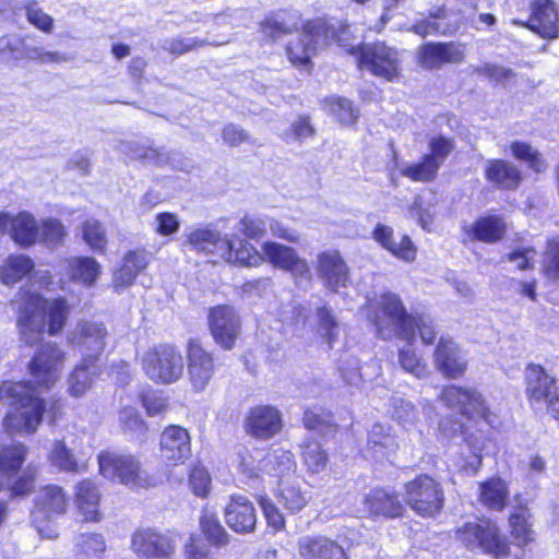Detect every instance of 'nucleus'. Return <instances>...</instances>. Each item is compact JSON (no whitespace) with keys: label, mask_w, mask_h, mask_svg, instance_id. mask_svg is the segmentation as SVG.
Wrapping results in <instances>:
<instances>
[{"label":"nucleus","mask_w":559,"mask_h":559,"mask_svg":"<svg viewBox=\"0 0 559 559\" xmlns=\"http://www.w3.org/2000/svg\"><path fill=\"white\" fill-rule=\"evenodd\" d=\"M416 332L426 346L432 345L437 341V326L433 320L427 318L424 313H413V319L409 320L400 338L412 342Z\"/></svg>","instance_id":"obj_38"},{"label":"nucleus","mask_w":559,"mask_h":559,"mask_svg":"<svg viewBox=\"0 0 559 559\" xmlns=\"http://www.w3.org/2000/svg\"><path fill=\"white\" fill-rule=\"evenodd\" d=\"M147 264V251L144 248L127 251L120 265L114 273L115 284L122 287L132 285L138 275L146 269Z\"/></svg>","instance_id":"obj_32"},{"label":"nucleus","mask_w":559,"mask_h":559,"mask_svg":"<svg viewBox=\"0 0 559 559\" xmlns=\"http://www.w3.org/2000/svg\"><path fill=\"white\" fill-rule=\"evenodd\" d=\"M159 455L168 466L185 464L192 455V438L180 425H167L159 436Z\"/></svg>","instance_id":"obj_19"},{"label":"nucleus","mask_w":559,"mask_h":559,"mask_svg":"<svg viewBox=\"0 0 559 559\" xmlns=\"http://www.w3.org/2000/svg\"><path fill=\"white\" fill-rule=\"evenodd\" d=\"M139 401L147 416H158L168 409V399L158 391H145L139 395Z\"/></svg>","instance_id":"obj_60"},{"label":"nucleus","mask_w":559,"mask_h":559,"mask_svg":"<svg viewBox=\"0 0 559 559\" xmlns=\"http://www.w3.org/2000/svg\"><path fill=\"white\" fill-rule=\"evenodd\" d=\"M187 376L193 392L205 391L215 377V356L207 350L198 336L189 337L186 343Z\"/></svg>","instance_id":"obj_12"},{"label":"nucleus","mask_w":559,"mask_h":559,"mask_svg":"<svg viewBox=\"0 0 559 559\" xmlns=\"http://www.w3.org/2000/svg\"><path fill=\"white\" fill-rule=\"evenodd\" d=\"M185 559H216L200 537L191 535L183 546Z\"/></svg>","instance_id":"obj_64"},{"label":"nucleus","mask_w":559,"mask_h":559,"mask_svg":"<svg viewBox=\"0 0 559 559\" xmlns=\"http://www.w3.org/2000/svg\"><path fill=\"white\" fill-rule=\"evenodd\" d=\"M95 364H84L81 360L68 377V393L73 397L85 395L92 388L94 376L97 373Z\"/></svg>","instance_id":"obj_41"},{"label":"nucleus","mask_w":559,"mask_h":559,"mask_svg":"<svg viewBox=\"0 0 559 559\" xmlns=\"http://www.w3.org/2000/svg\"><path fill=\"white\" fill-rule=\"evenodd\" d=\"M239 230L242 235V239L250 242L249 239H262L267 233V227L263 217L245 215L239 221ZM239 237L241 238V236Z\"/></svg>","instance_id":"obj_58"},{"label":"nucleus","mask_w":559,"mask_h":559,"mask_svg":"<svg viewBox=\"0 0 559 559\" xmlns=\"http://www.w3.org/2000/svg\"><path fill=\"white\" fill-rule=\"evenodd\" d=\"M34 266V262L28 255L11 254L1 266L0 278L5 285L15 284L28 276Z\"/></svg>","instance_id":"obj_39"},{"label":"nucleus","mask_w":559,"mask_h":559,"mask_svg":"<svg viewBox=\"0 0 559 559\" xmlns=\"http://www.w3.org/2000/svg\"><path fill=\"white\" fill-rule=\"evenodd\" d=\"M131 549L143 559H170L176 552L173 535L152 527H141L131 536Z\"/></svg>","instance_id":"obj_16"},{"label":"nucleus","mask_w":559,"mask_h":559,"mask_svg":"<svg viewBox=\"0 0 559 559\" xmlns=\"http://www.w3.org/2000/svg\"><path fill=\"white\" fill-rule=\"evenodd\" d=\"M296 29L295 15L287 9L271 11L259 23V32L267 43H275Z\"/></svg>","instance_id":"obj_30"},{"label":"nucleus","mask_w":559,"mask_h":559,"mask_svg":"<svg viewBox=\"0 0 559 559\" xmlns=\"http://www.w3.org/2000/svg\"><path fill=\"white\" fill-rule=\"evenodd\" d=\"M317 271L324 286L336 293L350 282V271L338 250H324L317 255Z\"/></svg>","instance_id":"obj_23"},{"label":"nucleus","mask_w":559,"mask_h":559,"mask_svg":"<svg viewBox=\"0 0 559 559\" xmlns=\"http://www.w3.org/2000/svg\"><path fill=\"white\" fill-rule=\"evenodd\" d=\"M81 233L83 241L92 251L100 254L106 253L108 239L106 229L100 221L94 217L86 218L81 225Z\"/></svg>","instance_id":"obj_44"},{"label":"nucleus","mask_w":559,"mask_h":559,"mask_svg":"<svg viewBox=\"0 0 559 559\" xmlns=\"http://www.w3.org/2000/svg\"><path fill=\"white\" fill-rule=\"evenodd\" d=\"M412 509L423 516H433L443 506L442 491H407Z\"/></svg>","instance_id":"obj_42"},{"label":"nucleus","mask_w":559,"mask_h":559,"mask_svg":"<svg viewBox=\"0 0 559 559\" xmlns=\"http://www.w3.org/2000/svg\"><path fill=\"white\" fill-rule=\"evenodd\" d=\"M512 24L546 40L559 38V11L554 0H532L527 20H513Z\"/></svg>","instance_id":"obj_14"},{"label":"nucleus","mask_w":559,"mask_h":559,"mask_svg":"<svg viewBox=\"0 0 559 559\" xmlns=\"http://www.w3.org/2000/svg\"><path fill=\"white\" fill-rule=\"evenodd\" d=\"M432 359L436 369L445 379H462L467 371L468 362L460 345L449 335L440 336L433 353Z\"/></svg>","instance_id":"obj_20"},{"label":"nucleus","mask_w":559,"mask_h":559,"mask_svg":"<svg viewBox=\"0 0 559 559\" xmlns=\"http://www.w3.org/2000/svg\"><path fill=\"white\" fill-rule=\"evenodd\" d=\"M16 300V329L26 345L33 346L44 335L58 336L64 331L71 313L64 296L46 297L38 292L22 289Z\"/></svg>","instance_id":"obj_2"},{"label":"nucleus","mask_w":559,"mask_h":559,"mask_svg":"<svg viewBox=\"0 0 559 559\" xmlns=\"http://www.w3.org/2000/svg\"><path fill=\"white\" fill-rule=\"evenodd\" d=\"M362 309L374 335L383 341H388L394 335L400 337L409 320L413 319V313L407 310L401 296L391 290L369 298Z\"/></svg>","instance_id":"obj_5"},{"label":"nucleus","mask_w":559,"mask_h":559,"mask_svg":"<svg viewBox=\"0 0 559 559\" xmlns=\"http://www.w3.org/2000/svg\"><path fill=\"white\" fill-rule=\"evenodd\" d=\"M302 425L310 431L336 430L333 413L323 407H308L302 413Z\"/></svg>","instance_id":"obj_48"},{"label":"nucleus","mask_w":559,"mask_h":559,"mask_svg":"<svg viewBox=\"0 0 559 559\" xmlns=\"http://www.w3.org/2000/svg\"><path fill=\"white\" fill-rule=\"evenodd\" d=\"M301 460L311 474L322 472L328 464V453L316 441H308L302 445Z\"/></svg>","instance_id":"obj_49"},{"label":"nucleus","mask_w":559,"mask_h":559,"mask_svg":"<svg viewBox=\"0 0 559 559\" xmlns=\"http://www.w3.org/2000/svg\"><path fill=\"white\" fill-rule=\"evenodd\" d=\"M455 150V142L452 138L439 134L431 136L428 141V152L425 155L438 167L441 168L445 159Z\"/></svg>","instance_id":"obj_50"},{"label":"nucleus","mask_w":559,"mask_h":559,"mask_svg":"<svg viewBox=\"0 0 559 559\" xmlns=\"http://www.w3.org/2000/svg\"><path fill=\"white\" fill-rule=\"evenodd\" d=\"M96 459L98 473L105 479L142 488L156 485L154 476L145 473L141 461L134 454L105 449L97 454Z\"/></svg>","instance_id":"obj_7"},{"label":"nucleus","mask_w":559,"mask_h":559,"mask_svg":"<svg viewBox=\"0 0 559 559\" xmlns=\"http://www.w3.org/2000/svg\"><path fill=\"white\" fill-rule=\"evenodd\" d=\"M530 510L526 506H518L509 516L510 536L515 546L525 548L535 542V532L530 522Z\"/></svg>","instance_id":"obj_35"},{"label":"nucleus","mask_w":559,"mask_h":559,"mask_svg":"<svg viewBox=\"0 0 559 559\" xmlns=\"http://www.w3.org/2000/svg\"><path fill=\"white\" fill-rule=\"evenodd\" d=\"M67 275L72 283L92 287L100 275V264L93 257H72L68 260Z\"/></svg>","instance_id":"obj_33"},{"label":"nucleus","mask_w":559,"mask_h":559,"mask_svg":"<svg viewBox=\"0 0 559 559\" xmlns=\"http://www.w3.org/2000/svg\"><path fill=\"white\" fill-rule=\"evenodd\" d=\"M366 510L371 516L399 518L404 508L395 491H373L366 496Z\"/></svg>","instance_id":"obj_34"},{"label":"nucleus","mask_w":559,"mask_h":559,"mask_svg":"<svg viewBox=\"0 0 559 559\" xmlns=\"http://www.w3.org/2000/svg\"><path fill=\"white\" fill-rule=\"evenodd\" d=\"M452 14L453 12L448 10L445 5H439L431 9L426 17L415 21L409 29L423 38L429 35H455L463 22L460 19L451 20Z\"/></svg>","instance_id":"obj_25"},{"label":"nucleus","mask_w":559,"mask_h":559,"mask_svg":"<svg viewBox=\"0 0 559 559\" xmlns=\"http://www.w3.org/2000/svg\"><path fill=\"white\" fill-rule=\"evenodd\" d=\"M106 545L100 534H84L78 544L76 559H104Z\"/></svg>","instance_id":"obj_52"},{"label":"nucleus","mask_w":559,"mask_h":559,"mask_svg":"<svg viewBox=\"0 0 559 559\" xmlns=\"http://www.w3.org/2000/svg\"><path fill=\"white\" fill-rule=\"evenodd\" d=\"M330 112L343 124H354L358 119V109L345 97L330 96L325 98Z\"/></svg>","instance_id":"obj_51"},{"label":"nucleus","mask_w":559,"mask_h":559,"mask_svg":"<svg viewBox=\"0 0 559 559\" xmlns=\"http://www.w3.org/2000/svg\"><path fill=\"white\" fill-rule=\"evenodd\" d=\"M71 501L66 491H38L31 509L33 522L38 531L41 532L46 523L66 514Z\"/></svg>","instance_id":"obj_24"},{"label":"nucleus","mask_w":559,"mask_h":559,"mask_svg":"<svg viewBox=\"0 0 559 559\" xmlns=\"http://www.w3.org/2000/svg\"><path fill=\"white\" fill-rule=\"evenodd\" d=\"M300 31L304 37H311L319 40L322 48L336 45L343 51L356 59L360 43L355 45V35L350 29V24L346 21L332 22L326 16H318L302 22Z\"/></svg>","instance_id":"obj_10"},{"label":"nucleus","mask_w":559,"mask_h":559,"mask_svg":"<svg viewBox=\"0 0 559 559\" xmlns=\"http://www.w3.org/2000/svg\"><path fill=\"white\" fill-rule=\"evenodd\" d=\"M463 243L496 245L508 235V223L503 215L487 212L478 215L472 223L461 227Z\"/></svg>","instance_id":"obj_15"},{"label":"nucleus","mask_w":559,"mask_h":559,"mask_svg":"<svg viewBox=\"0 0 559 559\" xmlns=\"http://www.w3.org/2000/svg\"><path fill=\"white\" fill-rule=\"evenodd\" d=\"M221 136L228 147H237L243 143L251 142V135L248 131L236 123H226L222 128Z\"/></svg>","instance_id":"obj_61"},{"label":"nucleus","mask_w":559,"mask_h":559,"mask_svg":"<svg viewBox=\"0 0 559 559\" xmlns=\"http://www.w3.org/2000/svg\"><path fill=\"white\" fill-rule=\"evenodd\" d=\"M50 461L53 465L67 472H76L79 468L72 451L67 448L62 440L55 441L50 452Z\"/></svg>","instance_id":"obj_59"},{"label":"nucleus","mask_w":559,"mask_h":559,"mask_svg":"<svg viewBox=\"0 0 559 559\" xmlns=\"http://www.w3.org/2000/svg\"><path fill=\"white\" fill-rule=\"evenodd\" d=\"M4 233L20 247L29 248L38 242L39 222L27 211H20L15 215L0 212V234Z\"/></svg>","instance_id":"obj_22"},{"label":"nucleus","mask_w":559,"mask_h":559,"mask_svg":"<svg viewBox=\"0 0 559 559\" xmlns=\"http://www.w3.org/2000/svg\"><path fill=\"white\" fill-rule=\"evenodd\" d=\"M99 500L98 491H75V508L83 522L96 523L102 520Z\"/></svg>","instance_id":"obj_46"},{"label":"nucleus","mask_w":559,"mask_h":559,"mask_svg":"<svg viewBox=\"0 0 559 559\" xmlns=\"http://www.w3.org/2000/svg\"><path fill=\"white\" fill-rule=\"evenodd\" d=\"M439 400L447 408L455 411L461 416L462 421L451 429L453 433L462 436L467 443L472 444L477 440V433L484 432L481 424L491 426L493 423L495 413L485 396L474 388L447 384L442 388Z\"/></svg>","instance_id":"obj_4"},{"label":"nucleus","mask_w":559,"mask_h":559,"mask_svg":"<svg viewBox=\"0 0 559 559\" xmlns=\"http://www.w3.org/2000/svg\"><path fill=\"white\" fill-rule=\"evenodd\" d=\"M557 380L538 364L525 368V394L530 404L540 403L556 388Z\"/></svg>","instance_id":"obj_31"},{"label":"nucleus","mask_w":559,"mask_h":559,"mask_svg":"<svg viewBox=\"0 0 559 559\" xmlns=\"http://www.w3.org/2000/svg\"><path fill=\"white\" fill-rule=\"evenodd\" d=\"M467 45L462 41H426L416 52V64L427 71H437L447 64H461L467 57Z\"/></svg>","instance_id":"obj_13"},{"label":"nucleus","mask_w":559,"mask_h":559,"mask_svg":"<svg viewBox=\"0 0 559 559\" xmlns=\"http://www.w3.org/2000/svg\"><path fill=\"white\" fill-rule=\"evenodd\" d=\"M317 318L319 329L323 331L322 338L328 346L332 348L338 338V322L336 317L329 307L321 306L317 308Z\"/></svg>","instance_id":"obj_53"},{"label":"nucleus","mask_w":559,"mask_h":559,"mask_svg":"<svg viewBox=\"0 0 559 559\" xmlns=\"http://www.w3.org/2000/svg\"><path fill=\"white\" fill-rule=\"evenodd\" d=\"M372 239L385 251L400 261L413 263L417 258V247L408 235H402L399 242L394 241L391 226L378 223L371 233Z\"/></svg>","instance_id":"obj_27"},{"label":"nucleus","mask_w":559,"mask_h":559,"mask_svg":"<svg viewBox=\"0 0 559 559\" xmlns=\"http://www.w3.org/2000/svg\"><path fill=\"white\" fill-rule=\"evenodd\" d=\"M26 456L27 448L21 442L3 447L0 451V473L8 477L15 476L23 466Z\"/></svg>","instance_id":"obj_43"},{"label":"nucleus","mask_w":559,"mask_h":559,"mask_svg":"<svg viewBox=\"0 0 559 559\" xmlns=\"http://www.w3.org/2000/svg\"><path fill=\"white\" fill-rule=\"evenodd\" d=\"M283 427L281 411L271 404L251 406L243 419L245 432L255 440H270L278 435Z\"/></svg>","instance_id":"obj_18"},{"label":"nucleus","mask_w":559,"mask_h":559,"mask_svg":"<svg viewBox=\"0 0 559 559\" xmlns=\"http://www.w3.org/2000/svg\"><path fill=\"white\" fill-rule=\"evenodd\" d=\"M438 168L425 154L417 160L404 166L400 174L413 182L430 183L439 175Z\"/></svg>","instance_id":"obj_45"},{"label":"nucleus","mask_w":559,"mask_h":559,"mask_svg":"<svg viewBox=\"0 0 559 559\" xmlns=\"http://www.w3.org/2000/svg\"><path fill=\"white\" fill-rule=\"evenodd\" d=\"M206 324L215 345L222 350H233L241 336L242 322L238 310L229 304H218L207 309Z\"/></svg>","instance_id":"obj_11"},{"label":"nucleus","mask_w":559,"mask_h":559,"mask_svg":"<svg viewBox=\"0 0 559 559\" xmlns=\"http://www.w3.org/2000/svg\"><path fill=\"white\" fill-rule=\"evenodd\" d=\"M262 250L273 267L288 272L295 281L311 280L308 262L293 247L275 241H265L262 245Z\"/></svg>","instance_id":"obj_21"},{"label":"nucleus","mask_w":559,"mask_h":559,"mask_svg":"<svg viewBox=\"0 0 559 559\" xmlns=\"http://www.w3.org/2000/svg\"><path fill=\"white\" fill-rule=\"evenodd\" d=\"M24 11L26 20L32 26L45 34H51L53 32V19L44 12L36 1L25 3Z\"/></svg>","instance_id":"obj_56"},{"label":"nucleus","mask_w":559,"mask_h":559,"mask_svg":"<svg viewBox=\"0 0 559 559\" xmlns=\"http://www.w3.org/2000/svg\"><path fill=\"white\" fill-rule=\"evenodd\" d=\"M155 233L163 237L175 235L180 229V219L176 213L160 212L155 216Z\"/></svg>","instance_id":"obj_62"},{"label":"nucleus","mask_w":559,"mask_h":559,"mask_svg":"<svg viewBox=\"0 0 559 559\" xmlns=\"http://www.w3.org/2000/svg\"><path fill=\"white\" fill-rule=\"evenodd\" d=\"M301 559H348L344 548L326 536H307L298 542Z\"/></svg>","instance_id":"obj_29"},{"label":"nucleus","mask_w":559,"mask_h":559,"mask_svg":"<svg viewBox=\"0 0 559 559\" xmlns=\"http://www.w3.org/2000/svg\"><path fill=\"white\" fill-rule=\"evenodd\" d=\"M141 367L155 384L169 385L183 376V357L174 343H157L144 350Z\"/></svg>","instance_id":"obj_9"},{"label":"nucleus","mask_w":559,"mask_h":559,"mask_svg":"<svg viewBox=\"0 0 559 559\" xmlns=\"http://www.w3.org/2000/svg\"><path fill=\"white\" fill-rule=\"evenodd\" d=\"M484 177L493 189L499 191H515L524 179L522 170L503 158L488 159L484 167Z\"/></svg>","instance_id":"obj_26"},{"label":"nucleus","mask_w":559,"mask_h":559,"mask_svg":"<svg viewBox=\"0 0 559 559\" xmlns=\"http://www.w3.org/2000/svg\"><path fill=\"white\" fill-rule=\"evenodd\" d=\"M226 524L237 534H250L257 526L255 509L247 498L231 495L224 509Z\"/></svg>","instance_id":"obj_28"},{"label":"nucleus","mask_w":559,"mask_h":559,"mask_svg":"<svg viewBox=\"0 0 559 559\" xmlns=\"http://www.w3.org/2000/svg\"><path fill=\"white\" fill-rule=\"evenodd\" d=\"M108 335L106 325L100 321L80 320L76 323L72 342L81 353V360L84 364L97 365L105 350Z\"/></svg>","instance_id":"obj_17"},{"label":"nucleus","mask_w":559,"mask_h":559,"mask_svg":"<svg viewBox=\"0 0 559 559\" xmlns=\"http://www.w3.org/2000/svg\"><path fill=\"white\" fill-rule=\"evenodd\" d=\"M306 38L307 41L304 38L289 41L285 47V52L293 67L311 71L313 67L311 58L321 46L319 40H313L311 37Z\"/></svg>","instance_id":"obj_36"},{"label":"nucleus","mask_w":559,"mask_h":559,"mask_svg":"<svg viewBox=\"0 0 559 559\" xmlns=\"http://www.w3.org/2000/svg\"><path fill=\"white\" fill-rule=\"evenodd\" d=\"M543 274L559 283V237L547 241L542 261Z\"/></svg>","instance_id":"obj_54"},{"label":"nucleus","mask_w":559,"mask_h":559,"mask_svg":"<svg viewBox=\"0 0 559 559\" xmlns=\"http://www.w3.org/2000/svg\"><path fill=\"white\" fill-rule=\"evenodd\" d=\"M510 152L514 159L525 164L526 168L534 174H544L548 169V162L537 148L525 141H513L510 143Z\"/></svg>","instance_id":"obj_37"},{"label":"nucleus","mask_w":559,"mask_h":559,"mask_svg":"<svg viewBox=\"0 0 559 559\" xmlns=\"http://www.w3.org/2000/svg\"><path fill=\"white\" fill-rule=\"evenodd\" d=\"M454 537L467 550H479L492 559L511 556V543L490 519L481 518L464 523L454 531Z\"/></svg>","instance_id":"obj_6"},{"label":"nucleus","mask_w":559,"mask_h":559,"mask_svg":"<svg viewBox=\"0 0 559 559\" xmlns=\"http://www.w3.org/2000/svg\"><path fill=\"white\" fill-rule=\"evenodd\" d=\"M400 366L408 373L420 379L428 374L427 364L414 348H401L397 353Z\"/></svg>","instance_id":"obj_55"},{"label":"nucleus","mask_w":559,"mask_h":559,"mask_svg":"<svg viewBox=\"0 0 559 559\" xmlns=\"http://www.w3.org/2000/svg\"><path fill=\"white\" fill-rule=\"evenodd\" d=\"M66 353L55 342H46L35 350L27 364L33 379L0 381V403L9 411L2 419L7 433H34L43 421L46 412L56 420L62 414L61 399H51L47 406L36 388L51 389L61 376Z\"/></svg>","instance_id":"obj_1"},{"label":"nucleus","mask_w":559,"mask_h":559,"mask_svg":"<svg viewBox=\"0 0 559 559\" xmlns=\"http://www.w3.org/2000/svg\"><path fill=\"white\" fill-rule=\"evenodd\" d=\"M68 236L63 223L56 217H47L39 222L38 242L47 247L56 248L61 246Z\"/></svg>","instance_id":"obj_47"},{"label":"nucleus","mask_w":559,"mask_h":559,"mask_svg":"<svg viewBox=\"0 0 559 559\" xmlns=\"http://www.w3.org/2000/svg\"><path fill=\"white\" fill-rule=\"evenodd\" d=\"M200 532L214 547H224L229 543V535L222 525L218 515L207 509H203L199 519Z\"/></svg>","instance_id":"obj_40"},{"label":"nucleus","mask_w":559,"mask_h":559,"mask_svg":"<svg viewBox=\"0 0 559 559\" xmlns=\"http://www.w3.org/2000/svg\"><path fill=\"white\" fill-rule=\"evenodd\" d=\"M355 59L360 71H367L372 76L385 82H397L403 76L401 52L397 48L388 45L384 40L360 43Z\"/></svg>","instance_id":"obj_8"},{"label":"nucleus","mask_w":559,"mask_h":559,"mask_svg":"<svg viewBox=\"0 0 559 559\" xmlns=\"http://www.w3.org/2000/svg\"><path fill=\"white\" fill-rule=\"evenodd\" d=\"M276 502L287 512L297 513L308 502L302 491H277Z\"/></svg>","instance_id":"obj_63"},{"label":"nucleus","mask_w":559,"mask_h":559,"mask_svg":"<svg viewBox=\"0 0 559 559\" xmlns=\"http://www.w3.org/2000/svg\"><path fill=\"white\" fill-rule=\"evenodd\" d=\"M119 426L123 432L129 433L143 435L148 429L140 413L131 406H123L119 411Z\"/></svg>","instance_id":"obj_57"},{"label":"nucleus","mask_w":559,"mask_h":559,"mask_svg":"<svg viewBox=\"0 0 559 559\" xmlns=\"http://www.w3.org/2000/svg\"><path fill=\"white\" fill-rule=\"evenodd\" d=\"M192 250L210 258L214 264L227 263L239 267H257L264 257L259 250L237 234L222 235L209 227H199L186 235V241Z\"/></svg>","instance_id":"obj_3"}]
</instances>
